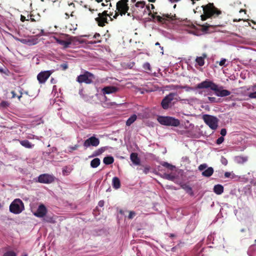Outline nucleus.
<instances>
[{
    "label": "nucleus",
    "mask_w": 256,
    "mask_h": 256,
    "mask_svg": "<svg viewBox=\"0 0 256 256\" xmlns=\"http://www.w3.org/2000/svg\"><path fill=\"white\" fill-rule=\"evenodd\" d=\"M170 88L173 90L182 88L186 89V90L210 88V90L214 91L218 96H224L230 94V92L228 90H220V88L218 87L217 84L214 83L212 81L208 79H206L202 82L198 84L194 88H192L186 86H182L179 85H172L170 86Z\"/></svg>",
    "instance_id": "obj_1"
},
{
    "label": "nucleus",
    "mask_w": 256,
    "mask_h": 256,
    "mask_svg": "<svg viewBox=\"0 0 256 256\" xmlns=\"http://www.w3.org/2000/svg\"><path fill=\"white\" fill-rule=\"evenodd\" d=\"M204 14L200 16L201 20L202 21L208 18H216L222 14V12L216 8L213 3H208L206 5L202 6Z\"/></svg>",
    "instance_id": "obj_2"
},
{
    "label": "nucleus",
    "mask_w": 256,
    "mask_h": 256,
    "mask_svg": "<svg viewBox=\"0 0 256 256\" xmlns=\"http://www.w3.org/2000/svg\"><path fill=\"white\" fill-rule=\"evenodd\" d=\"M180 100V98L177 92H170L162 99L161 106L164 109L167 110Z\"/></svg>",
    "instance_id": "obj_3"
},
{
    "label": "nucleus",
    "mask_w": 256,
    "mask_h": 256,
    "mask_svg": "<svg viewBox=\"0 0 256 256\" xmlns=\"http://www.w3.org/2000/svg\"><path fill=\"white\" fill-rule=\"evenodd\" d=\"M116 6V10L122 16L127 13L128 16L134 18L138 14V11L134 6H132L130 10V12H128V10L130 8L128 4L122 2L120 1L117 2Z\"/></svg>",
    "instance_id": "obj_4"
},
{
    "label": "nucleus",
    "mask_w": 256,
    "mask_h": 256,
    "mask_svg": "<svg viewBox=\"0 0 256 256\" xmlns=\"http://www.w3.org/2000/svg\"><path fill=\"white\" fill-rule=\"evenodd\" d=\"M158 121L162 125L166 126H178L180 122L178 119L172 116H158Z\"/></svg>",
    "instance_id": "obj_5"
},
{
    "label": "nucleus",
    "mask_w": 256,
    "mask_h": 256,
    "mask_svg": "<svg viewBox=\"0 0 256 256\" xmlns=\"http://www.w3.org/2000/svg\"><path fill=\"white\" fill-rule=\"evenodd\" d=\"M157 12H155L153 14L152 13L150 16L154 19H156L158 22L162 23H166V21H172L174 20H178L174 14V15H172L170 14H162V16H157Z\"/></svg>",
    "instance_id": "obj_6"
},
{
    "label": "nucleus",
    "mask_w": 256,
    "mask_h": 256,
    "mask_svg": "<svg viewBox=\"0 0 256 256\" xmlns=\"http://www.w3.org/2000/svg\"><path fill=\"white\" fill-rule=\"evenodd\" d=\"M24 210V203L19 198L15 199L10 206V211L14 214H19Z\"/></svg>",
    "instance_id": "obj_7"
},
{
    "label": "nucleus",
    "mask_w": 256,
    "mask_h": 256,
    "mask_svg": "<svg viewBox=\"0 0 256 256\" xmlns=\"http://www.w3.org/2000/svg\"><path fill=\"white\" fill-rule=\"evenodd\" d=\"M202 118L212 130H216L218 128V120L217 118L209 114H204Z\"/></svg>",
    "instance_id": "obj_8"
},
{
    "label": "nucleus",
    "mask_w": 256,
    "mask_h": 256,
    "mask_svg": "<svg viewBox=\"0 0 256 256\" xmlns=\"http://www.w3.org/2000/svg\"><path fill=\"white\" fill-rule=\"evenodd\" d=\"M95 78L94 75L86 71L84 74L78 76L76 78V81L79 83L84 82L86 84H90L92 82Z\"/></svg>",
    "instance_id": "obj_9"
},
{
    "label": "nucleus",
    "mask_w": 256,
    "mask_h": 256,
    "mask_svg": "<svg viewBox=\"0 0 256 256\" xmlns=\"http://www.w3.org/2000/svg\"><path fill=\"white\" fill-rule=\"evenodd\" d=\"M54 70L42 71L37 76V80L40 84H44L50 75L54 72Z\"/></svg>",
    "instance_id": "obj_10"
},
{
    "label": "nucleus",
    "mask_w": 256,
    "mask_h": 256,
    "mask_svg": "<svg viewBox=\"0 0 256 256\" xmlns=\"http://www.w3.org/2000/svg\"><path fill=\"white\" fill-rule=\"evenodd\" d=\"M55 177L53 175L44 174L38 177V182L42 184H51L54 181Z\"/></svg>",
    "instance_id": "obj_11"
},
{
    "label": "nucleus",
    "mask_w": 256,
    "mask_h": 256,
    "mask_svg": "<svg viewBox=\"0 0 256 256\" xmlns=\"http://www.w3.org/2000/svg\"><path fill=\"white\" fill-rule=\"evenodd\" d=\"M20 95L18 96L19 101L21 102L24 104H28L30 99V95L28 94V92L24 91L22 89L20 90Z\"/></svg>",
    "instance_id": "obj_12"
},
{
    "label": "nucleus",
    "mask_w": 256,
    "mask_h": 256,
    "mask_svg": "<svg viewBox=\"0 0 256 256\" xmlns=\"http://www.w3.org/2000/svg\"><path fill=\"white\" fill-rule=\"evenodd\" d=\"M99 144L100 140L98 138H96L95 136H91L84 141V146L86 148H88L90 146H96Z\"/></svg>",
    "instance_id": "obj_13"
},
{
    "label": "nucleus",
    "mask_w": 256,
    "mask_h": 256,
    "mask_svg": "<svg viewBox=\"0 0 256 256\" xmlns=\"http://www.w3.org/2000/svg\"><path fill=\"white\" fill-rule=\"evenodd\" d=\"M47 213V209L45 206L43 204H40L36 211L34 213V215L38 218H43Z\"/></svg>",
    "instance_id": "obj_14"
},
{
    "label": "nucleus",
    "mask_w": 256,
    "mask_h": 256,
    "mask_svg": "<svg viewBox=\"0 0 256 256\" xmlns=\"http://www.w3.org/2000/svg\"><path fill=\"white\" fill-rule=\"evenodd\" d=\"M95 20L97 22L98 26L101 27H103L106 24H108V18L103 17L98 14V17L96 18Z\"/></svg>",
    "instance_id": "obj_15"
},
{
    "label": "nucleus",
    "mask_w": 256,
    "mask_h": 256,
    "mask_svg": "<svg viewBox=\"0 0 256 256\" xmlns=\"http://www.w3.org/2000/svg\"><path fill=\"white\" fill-rule=\"evenodd\" d=\"M118 90V88L114 86H105L102 88V92L104 94L115 93Z\"/></svg>",
    "instance_id": "obj_16"
},
{
    "label": "nucleus",
    "mask_w": 256,
    "mask_h": 256,
    "mask_svg": "<svg viewBox=\"0 0 256 256\" xmlns=\"http://www.w3.org/2000/svg\"><path fill=\"white\" fill-rule=\"evenodd\" d=\"M130 158L132 163L134 164L140 165V160L138 157V154L136 152H132L130 155Z\"/></svg>",
    "instance_id": "obj_17"
},
{
    "label": "nucleus",
    "mask_w": 256,
    "mask_h": 256,
    "mask_svg": "<svg viewBox=\"0 0 256 256\" xmlns=\"http://www.w3.org/2000/svg\"><path fill=\"white\" fill-rule=\"evenodd\" d=\"M150 166H143V165H140V166L138 167L136 170L139 171H142V172H140V174H148L150 170Z\"/></svg>",
    "instance_id": "obj_18"
},
{
    "label": "nucleus",
    "mask_w": 256,
    "mask_h": 256,
    "mask_svg": "<svg viewBox=\"0 0 256 256\" xmlns=\"http://www.w3.org/2000/svg\"><path fill=\"white\" fill-rule=\"evenodd\" d=\"M206 54L204 53L202 54V56H198L196 59V62L200 66H203L204 64V58H206Z\"/></svg>",
    "instance_id": "obj_19"
},
{
    "label": "nucleus",
    "mask_w": 256,
    "mask_h": 256,
    "mask_svg": "<svg viewBox=\"0 0 256 256\" xmlns=\"http://www.w3.org/2000/svg\"><path fill=\"white\" fill-rule=\"evenodd\" d=\"M112 185L114 188L118 189L120 187V182L118 177H114L112 180Z\"/></svg>",
    "instance_id": "obj_20"
},
{
    "label": "nucleus",
    "mask_w": 256,
    "mask_h": 256,
    "mask_svg": "<svg viewBox=\"0 0 256 256\" xmlns=\"http://www.w3.org/2000/svg\"><path fill=\"white\" fill-rule=\"evenodd\" d=\"M214 192L217 194H221L224 192V187L221 184H216L214 186Z\"/></svg>",
    "instance_id": "obj_21"
},
{
    "label": "nucleus",
    "mask_w": 256,
    "mask_h": 256,
    "mask_svg": "<svg viewBox=\"0 0 256 256\" xmlns=\"http://www.w3.org/2000/svg\"><path fill=\"white\" fill-rule=\"evenodd\" d=\"M214 173V169L212 167H209L207 169H206L205 170L202 172V175L206 177H210Z\"/></svg>",
    "instance_id": "obj_22"
},
{
    "label": "nucleus",
    "mask_w": 256,
    "mask_h": 256,
    "mask_svg": "<svg viewBox=\"0 0 256 256\" xmlns=\"http://www.w3.org/2000/svg\"><path fill=\"white\" fill-rule=\"evenodd\" d=\"M20 142L22 146L28 148H31L34 146L28 140H20Z\"/></svg>",
    "instance_id": "obj_23"
},
{
    "label": "nucleus",
    "mask_w": 256,
    "mask_h": 256,
    "mask_svg": "<svg viewBox=\"0 0 256 256\" xmlns=\"http://www.w3.org/2000/svg\"><path fill=\"white\" fill-rule=\"evenodd\" d=\"M56 42L58 44L63 46L65 48L68 47V46L72 43L70 41H66V40H60V39H58V38L56 39Z\"/></svg>",
    "instance_id": "obj_24"
},
{
    "label": "nucleus",
    "mask_w": 256,
    "mask_h": 256,
    "mask_svg": "<svg viewBox=\"0 0 256 256\" xmlns=\"http://www.w3.org/2000/svg\"><path fill=\"white\" fill-rule=\"evenodd\" d=\"M100 163V160L98 158H95L90 162V166L92 168H97Z\"/></svg>",
    "instance_id": "obj_25"
},
{
    "label": "nucleus",
    "mask_w": 256,
    "mask_h": 256,
    "mask_svg": "<svg viewBox=\"0 0 256 256\" xmlns=\"http://www.w3.org/2000/svg\"><path fill=\"white\" fill-rule=\"evenodd\" d=\"M114 162V158L112 156H108L104 157L103 160V162L105 164L108 165L112 164Z\"/></svg>",
    "instance_id": "obj_26"
},
{
    "label": "nucleus",
    "mask_w": 256,
    "mask_h": 256,
    "mask_svg": "<svg viewBox=\"0 0 256 256\" xmlns=\"http://www.w3.org/2000/svg\"><path fill=\"white\" fill-rule=\"evenodd\" d=\"M181 187L191 196H192L194 194L192 188L190 186L188 185L185 184H181Z\"/></svg>",
    "instance_id": "obj_27"
},
{
    "label": "nucleus",
    "mask_w": 256,
    "mask_h": 256,
    "mask_svg": "<svg viewBox=\"0 0 256 256\" xmlns=\"http://www.w3.org/2000/svg\"><path fill=\"white\" fill-rule=\"evenodd\" d=\"M137 116L134 114L132 115L126 122V125L130 126L136 120Z\"/></svg>",
    "instance_id": "obj_28"
},
{
    "label": "nucleus",
    "mask_w": 256,
    "mask_h": 256,
    "mask_svg": "<svg viewBox=\"0 0 256 256\" xmlns=\"http://www.w3.org/2000/svg\"><path fill=\"white\" fill-rule=\"evenodd\" d=\"M10 104L6 101H2L0 103V110H3L8 107Z\"/></svg>",
    "instance_id": "obj_29"
},
{
    "label": "nucleus",
    "mask_w": 256,
    "mask_h": 256,
    "mask_svg": "<svg viewBox=\"0 0 256 256\" xmlns=\"http://www.w3.org/2000/svg\"><path fill=\"white\" fill-rule=\"evenodd\" d=\"M93 38L96 39V41H94V42H89L90 44H94L101 42L102 40H100V34L96 33L94 34Z\"/></svg>",
    "instance_id": "obj_30"
},
{
    "label": "nucleus",
    "mask_w": 256,
    "mask_h": 256,
    "mask_svg": "<svg viewBox=\"0 0 256 256\" xmlns=\"http://www.w3.org/2000/svg\"><path fill=\"white\" fill-rule=\"evenodd\" d=\"M162 166H163L167 168L168 169L170 170H173L174 168H175V166H172V164L167 162H162V164H161Z\"/></svg>",
    "instance_id": "obj_31"
},
{
    "label": "nucleus",
    "mask_w": 256,
    "mask_h": 256,
    "mask_svg": "<svg viewBox=\"0 0 256 256\" xmlns=\"http://www.w3.org/2000/svg\"><path fill=\"white\" fill-rule=\"evenodd\" d=\"M146 5V2L144 1H140L137 2L135 5L134 6L137 8H140V9H142L144 8V6Z\"/></svg>",
    "instance_id": "obj_32"
},
{
    "label": "nucleus",
    "mask_w": 256,
    "mask_h": 256,
    "mask_svg": "<svg viewBox=\"0 0 256 256\" xmlns=\"http://www.w3.org/2000/svg\"><path fill=\"white\" fill-rule=\"evenodd\" d=\"M163 178L166 180H170L172 181H174V180L175 179V176H173L171 174H164Z\"/></svg>",
    "instance_id": "obj_33"
},
{
    "label": "nucleus",
    "mask_w": 256,
    "mask_h": 256,
    "mask_svg": "<svg viewBox=\"0 0 256 256\" xmlns=\"http://www.w3.org/2000/svg\"><path fill=\"white\" fill-rule=\"evenodd\" d=\"M142 67L144 69V70H148V72H151L152 71L151 66H150V63H148V62L144 63L143 64Z\"/></svg>",
    "instance_id": "obj_34"
},
{
    "label": "nucleus",
    "mask_w": 256,
    "mask_h": 256,
    "mask_svg": "<svg viewBox=\"0 0 256 256\" xmlns=\"http://www.w3.org/2000/svg\"><path fill=\"white\" fill-rule=\"evenodd\" d=\"M2 256H16V253L12 250L6 252Z\"/></svg>",
    "instance_id": "obj_35"
},
{
    "label": "nucleus",
    "mask_w": 256,
    "mask_h": 256,
    "mask_svg": "<svg viewBox=\"0 0 256 256\" xmlns=\"http://www.w3.org/2000/svg\"><path fill=\"white\" fill-rule=\"evenodd\" d=\"M212 26L210 24H206L202 25V30L204 32H206L208 30V28Z\"/></svg>",
    "instance_id": "obj_36"
},
{
    "label": "nucleus",
    "mask_w": 256,
    "mask_h": 256,
    "mask_svg": "<svg viewBox=\"0 0 256 256\" xmlns=\"http://www.w3.org/2000/svg\"><path fill=\"white\" fill-rule=\"evenodd\" d=\"M208 166L206 164H204L200 165L198 167V169L200 171H202L207 168Z\"/></svg>",
    "instance_id": "obj_37"
},
{
    "label": "nucleus",
    "mask_w": 256,
    "mask_h": 256,
    "mask_svg": "<svg viewBox=\"0 0 256 256\" xmlns=\"http://www.w3.org/2000/svg\"><path fill=\"white\" fill-rule=\"evenodd\" d=\"M104 152V150L102 148H100L95 152V154H94V156H97L100 154L102 152Z\"/></svg>",
    "instance_id": "obj_38"
},
{
    "label": "nucleus",
    "mask_w": 256,
    "mask_h": 256,
    "mask_svg": "<svg viewBox=\"0 0 256 256\" xmlns=\"http://www.w3.org/2000/svg\"><path fill=\"white\" fill-rule=\"evenodd\" d=\"M150 8H151L152 10H154V5L153 4H150V6H146V8L148 9V14L149 15L152 14V12L150 10Z\"/></svg>",
    "instance_id": "obj_39"
},
{
    "label": "nucleus",
    "mask_w": 256,
    "mask_h": 256,
    "mask_svg": "<svg viewBox=\"0 0 256 256\" xmlns=\"http://www.w3.org/2000/svg\"><path fill=\"white\" fill-rule=\"evenodd\" d=\"M136 216V212L134 211H130L129 212V215L128 218L129 219H132Z\"/></svg>",
    "instance_id": "obj_40"
},
{
    "label": "nucleus",
    "mask_w": 256,
    "mask_h": 256,
    "mask_svg": "<svg viewBox=\"0 0 256 256\" xmlns=\"http://www.w3.org/2000/svg\"><path fill=\"white\" fill-rule=\"evenodd\" d=\"M224 140V138H223V136H220L217 139L216 143L218 144H220L222 143Z\"/></svg>",
    "instance_id": "obj_41"
},
{
    "label": "nucleus",
    "mask_w": 256,
    "mask_h": 256,
    "mask_svg": "<svg viewBox=\"0 0 256 256\" xmlns=\"http://www.w3.org/2000/svg\"><path fill=\"white\" fill-rule=\"evenodd\" d=\"M44 220L48 222H53V220L52 217L46 216L44 218Z\"/></svg>",
    "instance_id": "obj_42"
},
{
    "label": "nucleus",
    "mask_w": 256,
    "mask_h": 256,
    "mask_svg": "<svg viewBox=\"0 0 256 256\" xmlns=\"http://www.w3.org/2000/svg\"><path fill=\"white\" fill-rule=\"evenodd\" d=\"M98 14H100L101 16L106 18L108 16H110L108 14V11L106 10H104L102 13H99Z\"/></svg>",
    "instance_id": "obj_43"
},
{
    "label": "nucleus",
    "mask_w": 256,
    "mask_h": 256,
    "mask_svg": "<svg viewBox=\"0 0 256 256\" xmlns=\"http://www.w3.org/2000/svg\"><path fill=\"white\" fill-rule=\"evenodd\" d=\"M60 66L64 70H66L68 68V65L66 63L61 64Z\"/></svg>",
    "instance_id": "obj_44"
},
{
    "label": "nucleus",
    "mask_w": 256,
    "mask_h": 256,
    "mask_svg": "<svg viewBox=\"0 0 256 256\" xmlns=\"http://www.w3.org/2000/svg\"><path fill=\"white\" fill-rule=\"evenodd\" d=\"M248 96L250 98H256V91H255L254 92L249 94Z\"/></svg>",
    "instance_id": "obj_45"
},
{
    "label": "nucleus",
    "mask_w": 256,
    "mask_h": 256,
    "mask_svg": "<svg viewBox=\"0 0 256 256\" xmlns=\"http://www.w3.org/2000/svg\"><path fill=\"white\" fill-rule=\"evenodd\" d=\"M226 62V60L225 58H222L220 62H219V65L220 66H225V64Z\"/></svg>",
    "instance_id": "obj_46"
},
{
    "label": "nucleus",
    "mask_w": 256,
    "mask_h": 256,
    "mask_svg": "<svg viewBox=\"0 0 256 256\" xmlns=\"http://www.w3.org/2000/svg\"><path fill=\"white\" fill-rule=\"evenodd\" d=\"M226 134V128H222L220 130V134L222 136H225Z\"/></svg>",
    "instance_id": "obj_47"
},
{
    "label": "nucleus",
    "mask_w": 256,
    "mask_h": 256,
    "mask_svg": "<svg viewBox=\"0 0 256 256\" xmlns=\"http://www.w3.org/2000/svg\"><path fill=\"white\" fill-rule=\"evenodd\" d=\"M248 160V156H242L241 157V162H247Z\"/></svg>",
    "instance_id": "obj_48"
},
{
    "label": "nucleus",
    "mask_w": 256,
    "mask_h": 256,
    "mask_svg": "<svg viewBox=\"0 0 256 256\" xmlns=\"http://www.w3.org/2000/svg\"><path fill=\"white\" fill-rule=\"evenodd\" d=\"M208 100L211 102H216V98L214 97H208Z\"/></svg>",
    "instance_id": "obj_49"
},
{
    "label": "nucleus",
    "mask_w": 256,
    "mask_h": 256,
    "mask_svg": "<svg viewBox=\"0 0 256 256\" xmlns=\"http://www.w3.org/2000/svg\"><path fill=\"white\" fill-rule=\"evenodd\" d=\"M78 148V145L76 144V145L74 146L70 147V149L72 150H76Z\"/></svg>",
    "instance_id": "obj_50"
},
{
    "label": "nucleus",
    "mask_w": 256,
    "mask_h": 256,
    "mask_svg": "<svg viewBox=\"0 0 256 256\" xmlns=\"http://www.w3.org/2000/svg\"><path fill=\"white\" fill-rule=\"evenodd\" d=\"M104 200H100L98 203V205L100 206V207H102L104 206Z\"/></svg>",
    "instance_id": "obj_51"
},
{
    "label": "nucleus",
    "mask_w": 256,
    "mask_h": 256,
    "mask_svg": "<svg viewBox=\"0 0 256 256\" xmlns=\"http://www.w3.org/2000/svg\"><path fill=\"white\" fill-rule=\"evenodd\" d=\"M28 19H26V17L24 16L21 15L20 16V20L22 22H24L25 20H28Z\"/></svg>",
    "instance_id": "obj_52"
},
{
    "label": "nucleus",
    "mask_w": 256,
    "mask_h": 256,
    "mask_svg": "<svg viewBox=\"0 0 256 256\" xmlns=\"http://www.w3.org/2000/svg\"><path fill=\"white\" fill-rule=\"evenodd\" d=\"M28 17L30 18V19L31 22H35L36 21L35 20L32 14H30V16L28 15Z\"/></svg>",
    "instance_id": "obj_53"
},
{
    "label": "nucleus",
    "mask_w": 256,
    "mask_h": 256,
    "mask_svg": "<svg viewBox=\"0 0 256 256\" xmlns=\"http://www.w3.org/2000/svg\"><path fill=\"white\" fill-rule=\"evenodd\" d=\"M66 173H70V172L67 170V168H64L62 170V174H63L65 175Z\"/></svg>",
    "instance_id": "obj_54"
},
{
    "label": "nucleus",
    "mask_w": 256,
    "mask_h": 256,
    "mask_svg": "<svg viewBox=\"0 0 256 256\" xmlns=\"http://www.w3.org/2000/svg\"><path fill=\"white\" fill-rule=\"evenodd\" d=\"M230 172H226L224 173V176H225L226 178H228V177H230Z\"/></svg>",
    "instance_id": "obj_55"
},
{
    "label": "nucleus",
    "mask_w": 256,
    "mask_h": 256,
    "mask_svg": "<svg viewBox=\"0 0 256 256\" xmlns=\"http://www.w3.org/2000/svg\"><path fill=\"white\" fill-rule=\"evenodd\" d=\"M222 163L225 165L227 164V160L226 158H224L222 160Z\"/></svg>",
    "instance_id": "obj_56"
},
{
    "label": "nucleus",
    "mask_w": 256,
    "mask_h": 256,
    "mask_svg": "<svg viewBox=\"0 0 256 256\" xmlns=\"http://www.w3.org/2000/svg\"><path fill=\"white\" fill-rule=\"evenodd\" d=\"M119 14H120V13L118 12V11L117 12H116L115 13V14L114 15V18H117V17L118 16Z\"/></svg>",
    "instance_id": "obj_57"
},
{
    "label": "nucleus",
    "mask_w": 256,
    "mask_h": 256,
    "mask_svg": "<svg viewBox=\"0 0 256 256\" xmlns=\"http://www.w3.org/2000/svg\"><path fill=\"white\" fill-rule=\"evenodd\" d=\"M11 94H12V98H14L16 96V94L14 91H12Z\"/></svg>",
    "instance_id": "obj_58"
},
{
    "label": "nucleus",
    "mask_w": 256,
    "mask_h": 256,
    "mask_svg": "<svg viewBox=\"0 0 256 256\" xmlns=\"http://www.w3.org/2000/svg\"><path fill=\"white\" fill-rule=\"evenodd\" d=\"M19 40L24 44L26 43V40H25V39H20Z\"/></svg>",
    "instance_id": "obj_59"
},
{
    "label": "nucleus",
    "mask_w": 256,
    "mask_h": 256,
    "mask_svg": "<svg viewBox=\"0 0 256 256\" xmlns=\"http://www.w3.org/2000/svg\"><path fill=\"white\" fill-rule=\"evenodd\" d=\"M160 50H161V51L160 52L162 54H164V48L162 46H160Z\"/></svg>",
    "instance_id": "obj_60"
},
{
    "label": "nucleus",
    "mask_w": 256,
    "mask_h": 256,
    "mask_svg": "<svg viewBox=\"0 0 256 256\" xmlns=\"http://www.w3.org/2000/svg\"><path fill=\"white\" fill-rule=\"evenodd\" d=\"M120 1L122 2L128 4V0H120Z\"/></svg>",
    "instance_id": "obj_61"
},
{
    "label": "nucleus",
    "mask_w": 256,
    "mask_h": 256,
    "mask_svg": "<svg viewBox=\"0 0 256 256\" xmlns=\"http://www.w3.org/2000/svg\"><path fill=\"white\" fill-rule=\"evenodd\" d=\"M50 82L52 84H54L55 83V80L54 78H52L51 80H50Z\"/></svg>",
    "instance_id": "obj_62"
},
{
    "label": "nucleus",
    "mask_w": 256,
    "mask_h": 256,
    "mask_svg": "<svg viewBox=\"0 0 256 256\" xmlns=\"http://www.w3.org/2000/svg\"><path fill=\"white\" fill-rule=\"evenodd\" d=\"M256 90V84L252 86V90Z\"/></svg>",
    "instance_id": "obj_63"
},
{
    "label": "nucleus",
    "mask_w": 256,
    "mask_h": 256,
    "mask_svg": "<svg viewBox=\"0 0 256 256\" xmlns=\"http://www.w3.org/2000/svg\"><path fill=\"white\" fill-rule=\"evenodd\" d=\"M170 238H173V237H174L175 236V235L173 234H170Z\"/></svg>",
    "instance_id": "obj_64"
}]
</instances>
